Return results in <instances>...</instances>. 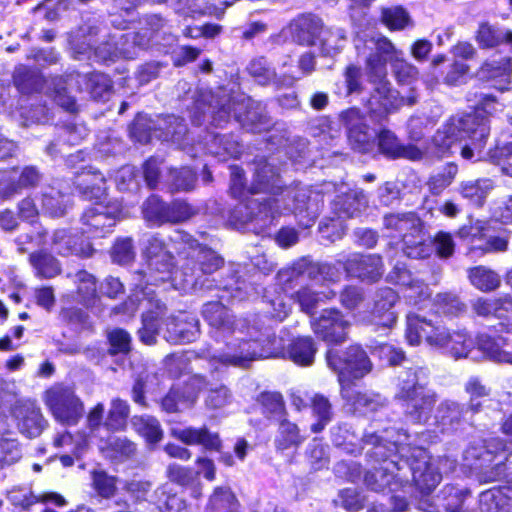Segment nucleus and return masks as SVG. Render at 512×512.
<instances>
[{"instance_id": "nucleus-20", "label": "nucleus", "mask_w": 512, "mask_h": 512, "mask_svg": "<svg viewBox=\"0 0 512 512\" xmlns=\"http://www.w3.org/2000/svg\"><path fill=\"white\" fill-rule=\"evenodd\" d=\"M345 271L354 277L375 282L383 275V263L376 254H352L346 261H338Z\"/></svg>"}, {"instance_id": "nucleus-47", "label": "nucleus", "mask_w": 512, "mask_h": 512, "mask_svg": "<svg viewBox=\"0 0 512 512\" xmlns=\"http://www.w3.org/2000/svg\"><path fill=\"white\" fill-rule=\"evenodd\" d=\"M506 340L502 337H491L482 334L478 337V346L490 359L496 362L512 364V353L503 350Z\"/></svg>"}, {"instance_id": "nucleus-8", "label": "nucleus", "mask_w": 512, "mask_h": 512, "mask_svg": "<svg viewBox=\"0 0 512 512\" xmlns=\"http://www.w3.org/2000/svg\"><path fill=\"white\" fill-rule=\"evenodd\" d=\"M401 458H405V472L409 481L415 483L423 495L430 494L441 481V474L431 462L428 453L419 447H412L407 441L399 449Z\"/></svg>"}, {"instance_id": "nucleus-57", "label": "nucleus", "mask_w": 512, "mask_h": 512, "mask_svg": "<svg viewBox=\"0 0 512 512\" xmlns=\"http://www.w3.org/2000/svg\"><path fill=\"white\" fill-rule=\"evenodd\" d=\"M236 503V497L231 489L227 486H220L216 487L210 496L207 509L210 512H226L233 509Z\"/></svg>"}, {"instance_id": "nucleus-16", "label": "nucleus", "mask_w": 512, "mask_h": 512, "mask_svg": "<svg viewBox=\"0 0 512 512\" xmlns=\"http://www.w3.org/2000/svg\"><path fill=\"white\" fill-rule=\"evenodd\" d=\"M10 414L19 432L27 438H36L46 429L48 422L35 401L22 399L16 402Z\"/></svg>"}, {"instance_id": "nucleus-48", "label": "nucleus", "mask_w": 512, "mask_h": 512, "mask_svg": "<svg viewBox=\"0 0 512 512\" xmlns=\"http://www.w3.org/2000/svg\"><path fill=\"white\" fill-rule=\"evenodd\" d=\"M310 407L313 415L317 418V422L311 425V431L319 433L332 420V405L324 395L314 394L310 400Z\"/></svg>"}, {"instance_id": "nucleus-52", "label": "nucleus", "mask_w": 512, "mask_h": 512, "mask_svg": "<svg viewBox=\"0 0 512 512\" xmlns=\"http://www.w3.org/2000/svg\"><path fill=\"white\" fill-rule=\"evenodd\" d=\"M503 32L488 22H481L474 39L481 49H493L503 43Z\"/></svg>"}, {"instance_id": "nucleus-23", "label": "nucleus", "mask_w": 512, "mask_h": 512, "mask_svg": "<svg viewBox=\"0 0 512 512\" xmlns=\"http://www.w3.org/2000/svg\"><path fill=\"white\" fill-rule=\"evenodd\" d=\"M187 251V256L198 264V270L204 274H211L224 264L223 258L207 246L201 245L190 235L181 236Z\"/></svg>"}, {"instance_id": "nucleus-3", "label": "nucleus", "mask_w": 512, "mask_h": 512, "mask_svg": "<svg viewBox=\"0 0 512 512\" xmlns=\"http://www.w3.org/2000/svg\"><path fill=\"white\" fill-rule=\"evenodd\" d=\"M208 112L212 123L221 126L233 114L235 119L252 132H259L269 125L261 106L245 95L231 96L221 90L208 96Z\"/></svg>"}, {"instance_id": "nucleus-27", "label": "nucleus", "mask_w": 512, "mask_h": 512, "mask_svg": "<svg viewBox=\"0 0 512 512\" xmlns=\"http://www.w3.org/2000/svg\"><path fill=\"white\" fill-rule=\"evenodd\" d=\"M281 190L279 174L272 164L264 158L256 160L253 182L248 192L251 194L272 193L276 195Z\"/></svg>"}, {"instance_id": "nucleus-11", "label": "nucleus", "mask_w": 512, "mask_h": 512, "mask_svg": "<svg viewBox=\"0 0 512 512\" xmlns=\"http://www.w3.org/2000/svg\"><path fill=\"white\" fill-rule=\"evenodd\" d=\"M147 271L137 273L139 281L135 283V297L140 303H156V308L160 309L161 301L155 299L154 291L148 285H157L166 280H176L178 271H173V255L162 254L160 258L147 260Z\"/></svg>"}, {"instance_id": "nucleus-19", "label": "nucleus", "mask_w": 512, "mask_h": 512, "mask_svg": "<svg viewBox=\"0 0 512 512\" xmlns=\"http://www.w3.org/2000/svg\"><path fill=\"white\" fill-rule=\"evenodd\" d=\"M51 247L60 256H78L88 258L93 255L94 249L90 242L81 235L70 230L58 229L53 233Z\"/></svg>"}, {"instance_id": "nucleus-36", "label": "nucleus", "mask_w": 512, "mask_h": 512, "mask_svg": "<svg viewBox=\"0 0 512 512\" xmlns=\"http://www.w3.org/2000/svg\"><path fill=\"white\" fill-rule=\"evenodd\" d=\"M467 407L452 401H443L437 409V421L442 426V430H455L466 419Z\"/></svg>"}, {"instance_id": "nucleus-2", "label": "nucleus", "mask_w": 512, "mask_h": 512, "mask_svg": "<svg viewBox=\"0 0 512 512\" xmlns=\"http://www.w3.org/2000/svg\"><path fill=\"white\" fill-rule=\"evenodd\" d=\"M490 128L478 115H465L439 129L433 137V144L440 156L459 152L465 160L484 158L483 150Z\"/></svg>"}, {"instance_id": "nucleus-51", "label": "nucleus", "mask_w": 512, "mask_h": 512, "mask_svg": "<svg viewBox=\"0 0 512 512\" xmlns=\"http://www.w3.org/2000/svg\"><path fill=\"white\" fill-rule=\"evenodd\" d=\"M388 277L392 282L405 286L407 288V292L415 290L419 296L425 295L428 289L422 281L414 279L411 272L404 264L401 263H397L393 267V270L390 272Z\"/></svg>"}, {"instance_id": "nucleus-56", "label": "nucleus", "mask_w": 512, "mask_h": 512, "mask_svg": "<svg viewBox=\"0 0 512 512\" xmlns=\"http://www.w3.org/2000/svg\"><path fill=\"white\" fill-rule=\"evenodd\" d=\"M474 347L473 339L465 330L452 331L449 345L445 347L447 352L455 359L466 358Z\"/></svg>"}, {"instance_id": "nucleus-40", "label": "nucleus", "mask_w": 512, "mask_h": 512, "mask_svg": "<svg viewBox=\"0 0 512 512\" xmlns=\"http://www.w3.org/2000/svg\"><path fill=\"white\" fill-rule=\"evenodd\" d=\"M278 421V432L274 440L277 450L284 451L302 444L304 437L300 434V430L295 423L289 421L286 417Z\"/></svg>"}, {"instance_id": "nucleus-25", "label": "nucleus", "mask_w": 512, "mask_h": 512, "mask_svg": "<svg viewBox=\"0 0 512 512\" xmlns=\"http://www.w3.org/2000/svg\"><path fill=\"white\" fill-rule=\"evenodd\" d=\"M202 314L208 324L223 334V336L239 333L243 334V322L232 320L227 308L220 302H209L203 306Z\"/></svg>"}, {"instance_id": "nucleus-12", "label": "nucleus", "mask_w": 512, "mask_h": 512, "mask_svg": "<svg viewBox=\"0 0 512 512\" xmlns=\"http://www.w3.org/2000/svg\"><path fill=\"white\" fill-rule=\"evenodd\" d=\"M326 361L329 368L338 374L341 387L346 385L345 380L360 379L370 373L373 368L367 353L357 345L348 347L342 356L335 350H329Z\"/></svg>"}, {"instance_id": "nucleus-53", "label": "nucleus", "mask_w": 512, "mask_h": 512, "mask_svg": "<svg viewBox=\"0 0 512 512\" xmlns=\"http://www.w3.org/2000/svg\"><path fill=\"white\" fill-rule=\"evenodd\" d=\"M257 401L262 406L263 414L269 418L280 420L286 416L282 395L277 392H263Z\"/></svg>"}, {"instance_id": "nucleus-41", "label": "nucleus", "mask_w": 512, "mask_h": 512, "mask_svg": "<svg viewBox=\"0 0 512 512\" xmlns=\"http://www.w3.org/2000/svg\"><path fill=\"white\" fill-rule=\"evenodd\" d=\"M175 12L183 16L215 15L220 16L224 8L218 7L208 0H177Z\"/></svg>"}, {"instance_id": "nucleus-34", "label": "nucleus", "mask_w": 512, "mask_h": 512, "mask_svg": "<svg viewBox=\"0 0 512 512\" xmlns=\"http://www.w3.org/2000/svg\"><path fill=\"white\" fill-rule=\"evenodd\" d=\"M249 73L255 80L261 84H274L277 87L280 86H292L294 84V76L282 75L278 76L277 73L272 69L267 60L264 57H259L252 60L248 67Z\"/></svg>"}, {"instance_id": "nucleus-44", "label": "nucleus", "mask_w": 512, "mask_h": 512, "mask_svg": "<svg viewBox=\"0 0 512 512\" xmlns=\"http://www.w3.org/2000/svg\"><path fill=\"white\" fill-rule=\"evenodd\" d=\"M130 414V406L126 400L113 398L104 421V426L110 431L124 430Z\"/></svg>"}, {"instance_id": "nucleus-59", "label": "nucleus", "mask_w": 512, "mask_h": 512, "mask_svg": "<svg viewBox=\"0 0 512 512\" xmlns=\"http://www.w3.org/2000/svg\"><path fill=\"white\" fill-rule=\"evenodd\" d=\"M196 174L188 167L170 169L167 182L173 191H189L194 188Z\"/></svg>"}, {"instance_id": "nucleus-22", "label": "nucleus", "mask_w": 512, "mask_h": 512, "mask_svg": "<svg viewBox=\"0 0 512 512\" xmlns=\"http://www.w3.org/2000/svg\"><path fill=\"white\" fill-rule=\"evenodd\" d=\"M199 333V321L196 317L181 313L168 318L164 338L174 344L189 343L196 339Z\"/></svg>"}, {"instance_id": "nucleus-5", "label": "nucleus", "mask_w": 512, "mask_h": 512, "mask_svg": "<svg viewBox=\"0 0 512 512\" xmlns=\"http://www.w3.org/2000/svg\"><path fill=\"white\" fill-rule=\"evenodd\" d=\"M421 368H409L399 373L394 398L414 420L427 416L437 401L436 394L421 383Z\"/></svg>"}, {"instance_id": "nucleus-4", "label": "nucleus", "mask_w": 512, "mask_h": 512, "mask_svg": "<svg viewBox=\"0 0 512 512\" xmlns=\"http://www.w3.org/2000/svg\"><path fill=\"white\" fill-rule=\"evenodd\" d=\"M250 339L237 337L227 344V351L220 355H210L211 360H218L225 365L246 367L249 362L258 358L279 356L284 349L282 338L271 334L268 329L260 332L256 327L248 329Z\"/></svg>"}, {"instance_id": "nucleus-29", "label": "nucleus", "mask_w": 512, "mask_h": 512, "mask_svg": "<svg viewBox=\"0 0 512 512\" xmlns=\"http://www.w3.org/2000/svg\"><path fill=\"white\" fill-rule=\"evenodd\" d=\"M7 499L16 507L28 510L32 505L41 503H54L57 506H64L66 501L63 496L55 492H46L35 495L28 487L15 486L7 492Z\"/></svg>"}, {"instance_id": "nucleus-28", "label": "nucleus", "mask_w": 512, "mask_h": 512, "mask_svg": "<svg viewBox=\"0 0 512 512\" xmlns=\"http://www.w3.org/2000/svg\"><path fill=\"white\" fill-rule=\"evenodd\" d=\"M171 435L186 445H202L205 449L214 451H219L221 447L219 435L211 432L206 426L173 428Z\"/></svg>"}, {"instance_id": "nucleus-18", "label": "nucleus", "mask_w": 512, "mask_h": 512, "mask_svg": "<svg viewBox=\"0 0 512 512\" xmlns=\"http://www.w3.org/2000/svg\"><path fill=\"white\" fill-rule=\"evenodd\" d=\"M339 121L352 146L359 151H366L375 133L370 129L361 110L356 107L348 108L339 114Z\"/></svg>"}, {"instance_id": "nucleus-37", "label": "nucleus", "mask_w": 512, "mask_h": 512, "mask_svg": "<svg viewBox=\"0 0 512 512\" xmlns=\"http://www.w3.org/2000/svg\"><path fill=\"white\" fill-rule=\"evenodd\" d=\"M29 262L35 275L41 279H51L61 274V264L52 254L40 250L30 254Z\"/></svg>"}, {"instance_id": "nucleus-60", "label": "nucleus", "mask_w": 512, "mask_h": 512, "mask_svg": "<svg viewBox=\"0 0 512 512\" xmlns=\"http://www.w3.org/2000/svg\"><path fill=\"white\" fill-rule=\"evenodd\" d=\"M391 67L399 85L414 87L413 84L418 80L419 71L413 64L400 56Z\"/></svg>"}, {"instance_id": "nucleus-14", "label": "nucleus", "mask_w": 512, "mask_h": 512, "mask_svg": "<svg viewBox=\"0 0 512 512\" xmlns=\"http://www.w3.org/2000/svg\"><path fill=\"white\" fill-rule=\"evenodd\" d=\"M148 44L149 38L146 34L129 32L121 34L119 37L114 35L109 41L98 46H95L96 42L90 38L87 46L91 49L93 48L95 50V54L102 60L106 61L120 57L133 59L138 55L139 51L146 48Z\"/></svg>"}, {"instance_id": "nucleus-58", "label": "nucleus", "mask_w": 512, "mask_h": 512, "mask_svg": "<svg viewBox=\"0 0 512 512\" xmlns=\"http://www.w3.org/2000/svg\"><path fill=\"white\" fill-rule=\"evenodd\" d=\"M320 29L316 22L304 19L294 25L293 38L301 45L316 46Z\"/></svg>"}, {"instance_id": "nucleus-63", "label": "nucleus", "mask_w": 512, "mask_h": 512, "mask_svg": "<svg viewBox=\"0 0 512 512\" xmlns=\"http://www.w3.org/2000/svg\"><path fill=\"white\" fill-rule=\"evenodd\" d=\"M22 457L19 442L13 437H0V469L18 462Z\"/></svg>"}, {"instance_id": "nucleus-49", "label": "nucleus", "mask_w": 512, "mask_h": 512, "mask_svg": "<svg viewBox=\"0 0 512 512\" xmlns=\"http://www.w3.org/2000/svg\"><path fill=\"white\" fill-rule=\"evenodd\" d=\"M317 348L309 337H301L294 340L289 347L290 359L298 365L308 366L314 361Z\"/></svg>"}, {"instance_id": "nucleus-61", "label": "nucleus", "mask_w": 512, "mask_h": 512, "mask_svg": "<svg viewBox=\"0 0 512 512\" xmlns=\"http://www.w3.org/2000/svg\"><path fill=\"white\" fill-rule=\"evenodd\" d=\"M167 205L157 196L152 195L143 204L144 218L156 225L166 223Z\"/></svg>"}, {"instance_id": "nucleus-42", "label": "nucleus", "mask_w": 512, "mask_h": 512, "mask_svg": "<svg viewBox=\"0 0 512 512\" xmlns=\"http://www.w3.org/2000/svg\"><path fill=\"white\" fill-rule=\"evenodd\" d=\"M346 41V32L342 28H321L317 45L324 55L332 56L344 47Z\"/></svg>"}, {"instance_id": "nucleus-21", "label": "nucleus", "mask_w": 512, "mask_h": 512, "mask_svg": "<svg viewBox=\"0 0 512 512\" xmlns=\"http://www.w3.org/2000/svg\"><path fill=\"white\" fill-rule=\"evenodd\" d=\"M398 296L391 288L381 289L375 297V303L366 323L384 329H390L396 323L397 313L394 306Z\"/></svg>"}, {"instance_id": "nucleus-26", "label": "nucleus", "mask_w": 512, "mask_h": 512, "mask_svg": "<svg viewBox=\"0 0 512 512\" xmlns=\"http://www.w3.org/2000/svg\"><path fill=\"white\" fill-rule=\"evenodd\" d=\"M476 76L482 81H494L495 87L501 91L507 90L512 76V59L501 57L486 60L477 70Z\"/></svg>"}, {"instance_id": "nucleus-9", "label": "nucleus", "mask_w": 512, "mask_h": 512, "mask_svg": "<svg viewBox=\"0 0 512 512\" xmlns=\"http://www.w3.org/2000/svg\"><path fill=\"white\" fill-rule=\"evenodd\" d=\"M367 78L374 86L367 101V106L375 115L382 116L403 106H413L418 101L419 94L415 87H410L407 93H403L394 89L387 77L381 79Z\"/></svg>"}, {"instance_id": "nucleus-30", "label": "nucleus", "mask_w": 512, "mask_h": 512, "mask_svg": "<svg viewBox=\"0 0 512 512\" xmlns=\"http://www.w3.org/2000/svg\"><path fill=\"white\" fill-rule=\"evenodd\" d=\"M378 146L380 151L390 158H404L408 160H420L423 152L417 146L408 144L402 145L394 133L389 130H382L378 135Z\"/></svg>"}, {"instance_id": "nucleus-43", "label": "nucleus", "mask_w": 512, "mask_h": 512, "mask_svg": "<svg viewBox=\"0 0 512 512\" xmlns=\"http://www.w3.org/2000/svg\"><path fill=\"white\" fill-rule=\"evenodd\" d=\"M493 189L494 183L488 178L468 180L460 184L461 195L479 206L484 203L486 197Z\"/></svg>"}, {"instance_id": "nucleus-50", "label": "nucleus", "mask_w": 512, "mask_h": 512, "mask_svg": "<svg viewBox=\"0 0 512 512\" xmlns=\"http://www.w3.org/2000/svg\"><path fill=\"white\" fill-rule=\"evenodd\" d=\"M505 496L500 487L482 492L479 497L480 512H512V503H503Z\"/></svg>"}, {"instance_id": "nucleus-15", "label": "nucleus", "mask_w": 512, "mask_h": 512, "mask_svg": "<svg viewBox=\"0 0 512 512\" xmlns=\"http://www.w3.org/2000/svg\"><path fill=\"white\" fill-rule=\"evenodd\" d=\"M408 343L412 346H418L422 338L428 345L445 349L449 345L452 337V331L440 324H434L415 314L407 316V328L405 333Z\"/></svg>"}, {"instance_id": "nucleus-62", "label": "nucleus", "mask_w": 512, "mask_h": 512, "mask_svg": "<svg viewBox=\"0 0 512 512\" xmlns=\"http://www.w3.org/2000/svg\"><path fill=\"white\" fill-rule=\"evenodd\" d=\"M306 274L308 278L315 282H336L340 279L339 269L329 263H315L307 266Z\"/></svg>"}, {"instance_id": "nucleus-24", "label": "nucleus", "mask_w": 512, "mask_h": 512, "mask_svg": "<svg viewBox=\"0 0 512 512\" xmlns=\"http://www.w3.org/2000/svg\"><path fill=\"white\" fill-rule=\"evenodd\" d=\"M118 209H109L102 203H96L93 207L85 210L81 217L82 224L85 226L84 233L98 236L106 233L115 225Z\"/></svg>"}, {"instance_id": "nucleus-54", "label": "nucleus", "mask_w": 512, "mask_h": 512, "mask_svg": "<svg viewBox=\"0 0 512 512\" xmlns=\"http://www.w3.org/2000/svg\"><path fill=\"white\" fill-rule=\"evenodd\" d=\"M466 393L469 395V402L467 404V411H470L472 415L481 411L482 403L481 398L488 397L490 395V389L477 377H471L464 385Z\"/></svg>"}, {"instance_id": "nucleus-31", "label": "nucleus", "mask_w": 512, "mask_h": 512, "mask_svg": "<svg viewBox=\"0 0 512 512\" xmlns=\"http://www.w3.org/2000/svg\"><path fill=\"white\" fill-rule=\"evenodd\" d=\"M13 83L17 90L24 95L39 92L49 93L50 90V79H44L39 72L23 65L15 69Z\"/></svg>"}, {"instance_id": "nucleus-35", "label": "nucleus", "mask_w": 512, "mask_h": 512, "mask_svg": "<svg viewBox=\"0 0 512 512\" xmlns=\"http://www.w3.org/2000/svg\"><path fill=\"white\" fill-rule=\"evenodd\" d=\"M76 187L89 200L101 199L106 192V180L99 171L87 170L77 176Z\"/></svg>"}, {"instance_id": "nucleus-32", "label": "nucleus", "mask_w": 512, "mask_h": 512, "mask_svg": "<svg viewBox=\"0 0 512 512\" xmlns=\"http://www.w3.org/2000/svg\"><path fill=\"white\" fill-rule=\"evenodd\" d=\"M341 395L347 404L353 407L354 411L361 414L377 411L385 405L384 399L380 395L362 393L357 391L350 383L341 387Z\"/></svg>"}, {"instance_id": "nucleus-13", "label": "nucleus", "mask_w": 512, "mask_h": 512, "mask_svg": "<svg viewBox=\"0 0 512 512\" xmlns=\"http://www.w3.org/2000/svg\"><path fill=\"white\" fill-rule=\"evenodd\" d=\"M43 401L54 419L62 424L75 425L83 416V403L69 387L52 386L45 391Z\"/></svg>"}, {"instance_id": "nucleus-17", "label": "nucleus", "mask_w": 512, "mask_h": 512, "mask_svg": "<svg viewBox=\"0 0 512 512\" xmlns=\"http://www.w3.org/2000/svg\"><path fill=\"white\" fill-rule=\"evenodd\" d=\"M311 326L320 339L328 344L339 345L347 340L350 323L339 310L326 309L311 322Z\"/></svg>"}, {"instance_id": "nucleus-39", "label": "nucleus", "mask_w": 512, "mask_h": 512, "mask_svg": "<svg viewBox=\"0 0 512 512\" xmlns=\"http://www.w3.org/2000/svg\"><path fill=\"white\" fill-rule=\"evenodd\" d=\"M131 426L148 443L155 444L163 438L161 425L154 416L135 415L131 418Z\"/></svg>"}, {"instance_id": "nucleus-46", "label": "nucleus", "mask_w": 512, "mask_h": 512, "mask_svg": "<svg viewBox=\"0 0 512 512\" xmlns=\"http://www.w3.org/2000/svg\"><path fill=\"white\" fill-rule=\"evenodd\" d=\"M77 286L78 301L86 306L92 304L97 296V280L95 276L86 270H80L73 276Z\"/></svg>"}, {"instance_id": "nucleus-1", "label": "nucleus", "mask_w": 512, "mask_h": 512, "mask_svg": "<svg viewBox=\"0 0 512 512\" xmlns=\"http://www.w3.org/2000/svg\"><path fill=\"white\" fill-rule=\"evenodd\" d=\"M409 435L404 430L388 428L382 435L374 432L363 436L367 449V456L380 464L368 470L364 476V483L372 491H394L396 488L409 483L408 473L405 472V458H401L399 449L408 441Z\"/></svg>"}, {"instance_id": "nucleus-45", "label": "nucleus", "mask_w": 512, "mask_h": 512, "mask_svg": "<svg viewBox=\"0 0 512 512\" xmlns=\"http://www.w3.org/2000/svg\"><path fill=\"white\" fill-rule=\"evenodd\" d=\"M468 278L471 284L482 292L496 290L501 283L500 276L485 266H476L468 270Z\"/></svg>"}, {"instance_id": "nucleus-33", "label": "nucleus", "mask_w": 512, "mask_h": 512, "mask_svg": "<svg viewBox=\"0 0 512 512\" xmlns=\"http://www.w3.org/2000/svg\"><path fill=\"white\" fill-rule=\"evenodd\" d=\"M367 204L368 199L362 190H351L338 195L332 206L339 218H350L357 216Z\"/></svg>"}, {"instance_id": "nucleus-7", "label": "nucleus", "mask_w": 512, "mask_h": 512, "mask_svg": "<svg viewBox=\"0 0 512 512\" xmlns=\"http://www.w3.org/2000/svg\"><path fill=\"white\" fill-rule=\"evenodd\" d=\"M131 135L140 143H148L152 136L164 141L181 144L187 134L183 119L174 116H157L156 119L138 115L131 126Z\"/></svg>"}, {"instance_id": "nucleus-10", "label": "nucleus", "mask_w": 512, "mask_h": 512, "mask_svg": "<svg viewBox=\"0 0 512 512\" xmlns=\"http://www.w3.org/2000/svg\"><path fill=\"white\" fill-rule=\"evenodd\" d=\"M355 47L358 55H365L366 50L369 51L365 60V71L367 77L375 79L386 78L387 63L392 65L400 56H404L402 50L397 49L391 40L382 35L366 39L363 47L357 41Z\"/></svg>"}, {"instance_id": "nucleus-38", "label": "nucleus", "mask_w": 512, "mask_h": 512, "mask_svg": "<svg viewBox=\"0 0 512 512\" xmlns=\"http://www.w3.org/2000/svg\"><path fill=\"white\" fill-rule=\"evenodd\" d=\"M70 204V195L53 186L46 188L42 194L43 210L51 217L63 216Z\"/></svg>"}, {"instance_id": "nucleus-64", "label": "nucleus", "mask_w": 512, "mask_h": 512, "mask_svg": "<svg viewBox=\"0 0 512 512\" xmlns=\"http://www.w3.org/2000/svg\"><path fill=\"white\" fill-rule=\"evenodd\" d=\"M321 295L326 299H332L335 297L336 293L332 290L328 292H315L305 287L296 292L295 299L299 303L302 311L311 313L321 300Z\"/></svg>"}, {"instance_id": "nucleus-55", "label": "nucleus", "mask_w": 512, "mask_h": 512, "mask_svg": "<svg viewBox=\"0 0 512 512\" xmlns=\"http://www.w3.org/2000/svg\"><path fill=\"white\" fill-rule=\"evenodd\" d=\"M54 97L55 102L68 112H76L77 104L71 95L67 94L65 80L63 77L55 76L50 78V90L47 93Z\"/></svg>"}, {"instance_id": "nucleus-6", "label": "nucleus", "mask_w": 512, "mask_h": 512, "mask_svg": "<svg viewBox=\"0 0 512 512\" xmlns=\"http://www.w3.org/2000/svg\"><path fill=\"white\" fill-rule=\"evenodd\" d=\"M383 226L393 237H401L403 252L409 258L430 256L431 246L426 241L424 223L414 212L389 213L383 217Z\"/></svg>"}]
</instances>
